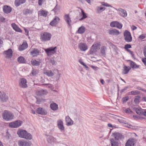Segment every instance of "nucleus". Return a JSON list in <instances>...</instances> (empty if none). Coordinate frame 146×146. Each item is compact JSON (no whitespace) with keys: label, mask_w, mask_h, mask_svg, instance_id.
Segmentation results:
<instances>
[{"label":"nucleus","mask_w":146,"mask_h":146,"mask_svg":"<svg viewBox=\"0 0 146 146\" xmlns=\"http://www.w3.org/2000/svg\"><path fill=\"white\" fill-rule=\"evenodd\" d=\"M17 134L20 137L27 139L31 140L32 138V135L26 131L21 129L17 131Z\"/></svg>","instance_id":"f257e3e1"},{"label":"nucleus","mask_w":146,"mask_h":146,"mask_svg":"<svg viewBox=\"0 0 146 146\" xmlns=\"http://www.w3.org/2000/svg\"><path fill=\"white\" fill-rule=\"evenodd\" d=\"M2 117L3 119L6 121H9L13 119L14 117L13 114L10 111L5 110L2 114Z\"/></svg>","instance_id":"f03ea898"},{"label":"nucleus","mask_w":146,"mask_h":146,"mask_svg":"<svg viewBox=\"0 0 146 146\" xmlns=\"http://www.w3.org/2000/svg\"><path fill=\"white\" fill-rule=\"evenodd\" d=\"M51 37L52 35L50 33L44 32L40 34V39L42 42H46L50 40Z\"/></svg>","instance_id":"7ed1b4c3"},{"label":"nucleus","mask_w":146,"mask_h":146,"mask_svg":"<svg viewBox=\"0 0 146 146\" xmlns=\"http://www.w3.org/2000/svg\"><path fill=\"white\" fill-rule=\"evenodd\" d=\"M100 43L96 42L92 46L90 50V54H93L96 52L100 49Z\"/></svg>","instance_id":"20e7f679"},{"label":"nucleus","mask_w":146,"mask_h":146,"mask_svg":"<svg viewBox=\"0 0 146 146\" xmlns=\"http://www.w3.org/2000/svg\"><path fill=\"white\" fill-rule=\"evenodd\" d=\"M56 46L54 47H51L44 49V50L47 55L50 56L53 55L56 52Z\"/></svg>","instance_id":"39448f33"},{"label":"nucleus","mask_w":146,"mask_h":146,"mask_svg":"<svg viewBox=\"0 0 146 146\" xmlns=\"http://www.w3.org/2000/svg\"><path fill=\"white\" fill-rule=\"evenodd\" d=\"M124 39L125 41L127 42H130L132 41V37L130 33L127 31H126L124 33Z\"/></svg>","instance_id":"423d86ee"},{"label":"nucleus","mask_w":146,"mask_h":146,"mask_svg":"<svg viewBox=\"0 0 146 146\" xmlns=\"http://www.w3.org/2000/svg\"><path fill=\"white\" fill-rule=\"evenodd\" d=\"M112 135L114 137L115 140L116 141H119L124 138V136L121 133L117 132L112 133Z\"/></svg>","instance_id":"0eeeda50"},{"label":"nucleus","mask_w":146,"mask_h":146,"mask_svg":"<svg viewBox=\"0 0 146 146\" xmlns=\"http://www.w3.org/2000/svg\"><path fill=\"white\" fill-rule=\"evenodd\" d=\"M21 121L19 120L14 122L10 123L9 124V127L12 128H16L20 126L22 123Z\"/></svg>","instance_id":"6e6552de"},{"label":"nucleus","mask_w":146,"mask_h":146,"mask_svg":"<svg viewBox=\"0 0 146 146\" xmlns=\"http://www.w3.org/2000/svg\"><path fill=\"white\" fill-rule=\"evenodd\" d=\"M137 142V140L132 138L129 139L127 141L125 146H133Z\"/></svg>","instance_id":"1a4fd4ad"},{"label":"nucleus","mask_w":146,"mask_h":146,"mask_svg":"<svg viewBox=\"0 0 146 146\" xmlns=\"http://www.w3.org/2000/svg\"><path fill=\"white\" fill-rule=\"evenodd\" d=\"M27 81L24 78H22L20 79L19 82V85L21 87L25 88L27 87Z\"/></svg>","instance_id":"9d476101"},{"label":"nucleus","mask_w":146,"mask_h":146,"mask_svg":"<svg viewBox=\"0 0 146 146\" xmlns=\"http://www.w3.org/2000/svg\"><path fill=\"white\" fill-rule=\"evenodd\" d=\"M30 51L31 55L33 57L37 56L40 53L39 50L36 48L31 49Z\"/></svg>","instance_id":"9b49d317"},{"label":"nucleus","mask_w":146,"mask_h":146,"mask_svg":"<svg viewBox=\"0 0 146 146\" xmlns=\"http://www.w3.org/2000/svg\"><path fill=\"white\" fill-rule=\"evenodd\" d=\"M116 10L118 12L119 14L122 17H126L127 14L126 11L122 9L119 8L118 9H116Z\"/></svg>","instance_id":"f8f14e48"},{"label":"nucleus","mask_w":146,"mask_h":146,"mask_svg":"<svg viewBox=\"0 0 146 146\" xmlns=\"http://www.w3.org/2000/svg\"><path fill=\"white\" fill-rule=\"evenodd\" d=\"M13 51L11 49H9L8 50L4 52L3 54L5 57L11 58L12 56Z\"/></svg>","instance_id":"ddd939ff"},{"label":"nucleus","mask_w":146,"mask_h":146,"mask_svg":"<svg viewBox=\"0 0 146 146\" xmlns=\"http://www.w3.org/2000/svg\"><path fill=\"white\" fill-rule=\"evenodd\" d=\"M79 48L81 51H85L88 49V47L86 44L84 43L81 42L78 44Z\"/></svg>","instance_id":"4468645a"},{"label":"nucleus","mask_w":146,"mask_h":146,"mask_svg":"<svg viewBox=\"0 0 146 146\" xmlns=\"http://www.w3.org/2000/svg\"><path fill=\"white\" fill-rule=\"evenodd\" d=\"M0 98L2 102H6L8 99V97L6 94L3 92L2 93L1 92L0 93Z\"/></svg>","instance_id":"2eb2a0df"},{"label":"nucleus","mask_w":146,"mask_h":146,"mask_svg":"<svg viewBox=\"0 0 146 146\" xmlns=\"http://www.w3.org/2000/svg\"><path fill=\"white\" fill-rule=\"evenodd\" d=\"M57 123L58 127L61 131L64 130V127L63 125V122L61 119L58 120Z\"/></svg>","instance_id":"dca6fc26"},{"label":"nucleus","mask_w":146,"mask_h":146,"mask_svg":"<svg viewBox=\"0 0 146 146\" xmlns=\"http://www.w3.org/2000/svg\"><path fill=\"white\" fill-rule=\"evenodd\" d=\"M18 143L19 146H29L30 145L29 142L23 140L19 141Z\"/></svg>","instance_id":"f3484780"},{"label":"nucleus","mask_w":146,"mask_h":146,"mask_svg":"<svg viewBox=\"0 0 146 146\" xmlns=\"http://www.w3.org/2000/svg\"><path fill=\"white\" fill-rule=\"evenodd\" d=\"M50 108L54 111L57 110L58 108V105L53 102H52L50 104Z\"/></svg>","instance_id":"a211bd4d"},{"label":"nucleus","mask_w":146,"mask_h":146,"mask_svg":"<svg viewBox=\"0 0 146 146\" xmlns=\"http://www.w3.org/2000/svg\"><path fill=\"white\" fill-rule=\"evenodd\" d=\"M3 9V12L7 14L9 13L12 10L10 6L7 5L4 6Z\"/></svg>","instance_id":"6ab92c4d"},{"label":"nucleus","mask_w":146,"mask_h":146,"mask_svg":"<svg viewBox=\"0 0 146 146\" xmlns=\"http://www.w3.org/2000/svg\"><path fill=\"white\" fill-rule=\"evenodd\" d=\"M64 20L67 23L69 27H71V21L69 15L68 14L65 15L64 16Z\"/></svg>","instance_id":"aec40b11"},{"label":"nucleus","mask_w":146,"mask_h":146,"mask_svg":"<svg viewBox=\"0 0 146 146\" xmlns=\"http://www.w3.org/2000/svg\"><path fill=\"white\" fill-rule=\"evenodd\" d=\"M60 19L58 17H55L53 20L50 23V24L52 26H54L59 22Z\"/></svg>","instance_id":"412c9836"},{"label":"nucleus","mask_w":146,"mask_h":146,"mask_svg":"<svg viewBox=\"0 0 146 146\" xmlns=\"http://www.w3.org/2000/svg\"><path fill=\"white\" fill-rule=\"evenodd\" d=\"M108 32L109 34L111 35H118L119 33L117 30L115 29H109L108 30Z\"/></svg>","instance_id":"4be33fe9"},{"label":"nucleus","mask_w":146,"mask_h":146,"mask_svg":"<svg viewBox=\"0 0 146 146\" xmlns=\"http://www.w3.org/2000/svg\"><path fill=\"white\" fill-rule=\"evenodd\" d=\"M36 112L42 115H46L47 113V111L45 110L40 108L37 109Z\"/></svg>","instance_id":"5701e85b"},{"label":"nucleus","mask_w":146,"mask_h":146,"mask_svg":"<svg viewBox=\"0 0 146 146\" xmlns=\"http://www.w3.org/2000/svg\"><path fill=\"white\" fill-rule=\"evenodd\" d=\"M65 120L67 125L70 126L73 124V121L70 119L69 116H67L66 117Z\"/></svg>","instance_id":"b1692460"},{"label":"nucleus","mask_w":146,"mask_h":146,"mask_svg":"<svg viewBox=\"0 0 146 146\" xmlns=\"http://www.w3.org/2000/svg\"><path fill=\"white\" fill-rule=\"evenodd\" d=\"M28 46L27 43L26 42H23V44L19 46V51H22L26 49Z\"/></svg>","instance_id":"393cba45"},{"label":"nucleus","mask_w":146,"mask_h":146,"mask_svg":"<svg viewBox=\"0 0 146 146\" xmlns=\"http://www.w3.org/2000/svg\"><path fill=\"white\" fill-rule=\"evenodd\" d=\"M54 69L52 71L51 70H47L44 72V73L48 76H54L55 74L54 72Z\"/></svg>","instance_id":"a878e982"},{"label":"nucleus","mask_w":146,"mask_h":146,"mask_svg":"<svg viewBox=\"0 0 146 146\" xmlns=\"http://www.w3.org/2000/svg\"><path fill=\"white\" fill-rule=\"evenodd\" d=\"M127 61L130 62V65L131 67L132 68L135 69L139 68V65H137L135 62L131 61L130 60H128Z\"/></svg>","instance_id":"bb28decb"},{"label":"nucleus","mask_w":146,"mask_h":146,"mask_svg":"<svg viewBox=\"0 0 146 146\" xmlns=\"http://www.w3.org/2000/svg\"><path fill=\"white\" fill-rule=\"evenodd\" d=\"M26 0H15V4L16 6H19L21 4L25 3Z\"/></svg>","instance_id":"cd10ccee"},{"label":"nucleus","mask_w":146,"mask_h":146,"mask_svg":"<svg viewBox=\"0 0 146 146\" xmlns=\"http://www.w3.org/2000/svg\"><path fill=\"white\" fill-rule=\"evenodd\" d=\"M47 140L48 143H52V142L55 141L56 139L52 136L48 135L47 136Z\"/></svg>","instance_id":"c85d7f7f"},{"label":"nucleus","mask_w":146,"mask_h":146,"mask_svg":"<svg viewBox=\"0 0 146 146\" xmlns=\"http://www.w3.org/2000/svg\"><path fill=\"white\" fill-rule=\"evenodd\" d=\"M48 12L44 10H40L38 12V15L39 16H43L46 17L47 15Z\"/></svg>","instance_id":"c756f323"},{"label":"nucleus","mask_w":146,"mask_h":146,"mask_svg":"<svg viewBox=\"0 0 146 146\" xmlns=\"http://www.w3.org/2000/svg\"><path fill=\"white\" fill-rule=\"evenodd\" d=\"M110 141L111 146H119L118 142L114 139L112 138L110 139Z\"/></svg>","instance_id":"7c9ffc66"},{"label":"nucleus","mask_w":146,"mask_h":146,"mask_svg":"<svg viewBox=\"0 0 146 146\" xmlns=\"http://www.w3.org/2000/svg\"><path fill=\"white\" fill-rule=\"evenodd\" d=\"M31 64L33 66H38L40 64V62L35 60H32L31 61Z\"/></svg>","instance_id":"2f4dec72"},{"label":"nucleus","mask_w":146,"mask_h":146,"mask_svg":"<svg viewBox=\"0 0 146 146\" xmlns=\"http://www.w3.org/2000/svg\"><path fill=\"white\" fill-rule=\"evenodd\" d=\"M106 8L104 7L97 6L96 8V12L98 13H100L102 12Z\"/></svg>","instance_id":"473e14b6"},{"label":"nucleus","mask_w":146,"mask_h":146,"mask_svg":"<svg viewBox=\"0 0 146 146\" xmlns=\"http://www.w3.org/2000/svg\"><path fill=\"white\" fill-rule=\"evenodd\" d=\"M86 30L84 26H82L79 28L77 33L79 34H82L84 33Z\"/></svg>","instance_id":"72a5a7b5"},{"label":"nucleus","mask_w":146,"mask_h":146,"mask_svg":"<svg viewBox=\"0 0 146 146\" xmlns=\"http://www.w3.org/2000/svg\"><path fill=\"white\" fill-rule=\"evenodd\" d=\"M107 49L106 47L104 46L101 47L100 49V53L102 55L104 56L106 55V50Z\"/></svg>","instance_id":"f704fd0d"},{"label":"nucleus","mask_w":146,"mask_h":146,"mask_svg":"<svg viewBox=\"0 0 146 146\" xmlns=\"http://www.w3.org/2000/svg\"><path fill=\"white\" fill-rule=\"evenodd\" d=\"M135 111L139 115H142L143 110L140 108H137L135 109Z\"/></svg>","instance_id":"c9c22d12"},{"label":"nucleus","mask_w":146,"mask_h":146,"mask_svg":"<svg viewBox=\"0 0 146 146\" xmlns=\"http://www.w3.org/2000/svg\"><path fill=\"white\" fill-rule=\"evenodd\" d=\"M131 69V68L129 66L127 67L126 66H125L123 67V73L125 74H127L129 72V71Z\"/></svg>","instance_id":"e433bc0d"},{"label":"nucleus","mask_w":146,"mask_h":146,"mask_svg":"<svg viewBox=\"0 0 146 146\" xmlns=\"http://www.w3.org/2000/svg\"><path fill=\"white\" fill-rule=\"evenodd\" d=\"M17 60L19 63H23L25 62V58L23 56H20L18 58Z\"/></svg>","instance_id":"4c0bfd02"},{"label":"nucleus","mask_w":146,"mask_h":146,"mask_svg":"<svg viewBox=\"0 0 146 146\" xmlns=\"http://www.w3.org/2000/svg\"><path fill=\"white\" fill-rule=\"evenodd\" d=\"M81 10L82 11V14L81 15L82 16V17L79 19L80 21H82L87 17L86 14L84 11L83 10L81 9Z\"/></svg>","instance_id":"58836bf2"},{"label":"nucleus","mask_w":146,"mask_h":146,"mask_svg":"<svg viewBox=\"0 0 146 146\" xmlns=\"http://www.w3.org/2000/svg\"><path fill=\"white\" fill-rule=\"evenodd\" d=\"M140 93V92L137 90L132 91L128 93L129 95H135Z\"/></svg>","instance_id":"ea45409f"},{"label":"nucleus","mask_w":146,"mask_h":146,"mask_svg":"<svg viewBox=\"0 0 146 146\" xmlns=\"http://www.w3.org/2000/svg\"><path fill=\"white\" fill-rule=\"evenodd\" d=\"M54 72L55 74L57 75L56 76V77L58 79V80L60 78L61 74L59 72L58 70L56 69H54Z\"/></svg>","instance_id":"a19ab883"},{"label":"nucleus","mask_w":146,"mask_h":146,"mask_svg":"<svg viewBox=\"0 0 146 146\" xmlns=\"http://www.w3.org/2000/svg\"><path fill=\"white\" fill-rule=\"evenodd\" d=\"M117 24H118V22L117 21H113L110 23V26L111 27H116Z\"/></svg>","instance_id":"79ce46f5"},{"label":"nucleus","mask_w":146,"mask_h":146,"mask_svg":"<svg viewBox=\"0 0 146 146\" xmlns=\"http://www.w3.org/2000/svg\"><path fill=\"white\" fill-rule=\"evenodd\" d=\"M38 71L37 70H33L31 72V73L30 74V76H35L36 74H38Z\"/></svg>","instance_id":"37998d69"},{"label":"nucleus","mask_w":146,"mask_h":146,"mask_svg":"<svg viewBox=\"0 0 146 146\" xmlns=\"http://www.w3.org/2000/svg\"><path fill=\"white\" fill-rule=\"evenodd\" d=\"M125 112L126 113H132V111L129 108H127L125 110Z\"/></svg>","instance_id":"c03bdc74"},{"label":"nucleus","mask_w":146,"mask_h":146,"mask_svg":"<svg viewBox=\"0 0 146 146\" xmlns=\"http://www.w3.org/2000/svg\"><path fill=\"white\" fill-rule=\"evenodd\" d=\"M127 51L129 52L133 58H134V56L133 52L131 51L129 49H127Z\"/></svg>","instance_id":"a18cd8bd"},{"label":"nucleus","mask_w":146,"mask_h":146,"mask_svg":"<svg viewBox=\"0 0 146 146\" xmlns=\"http://www.w3.org/2000/svg\"><path fill=\"white\" fill-rule=\"evenodd\" d=\"M145 35L144 34L141 35L139 37V38L141 40H142L145 38Z\"/></svg>","instance_id":"49530a36"},{"label":"nucleus","mask_w":146,"mask_h":146,"mask_svg":"<svg viewBox=\"0 0 146 146\" xmlns=\"http://www.w3.org/2000/svg\"><path fill=\"white\" fill-rule=\"evenodd\" d=\"M139 97H137V98H135L134 100V102L136 104H138L139 102V100L140 99Z\"/></svg>","instance_id":"de8ad7c7"},{"label":"nucleus","mask_w":146,"mask_h":146,"mask_svg":"<svg viewBox=\"0 0 146 146\" xmlns=\"http://www.w3.org/2000/svg\"><path fill=\"white\" fill-rule=\"evenodd\" d=\"M122 25L121 24L118 22V24H117L116 27L119 29H121L122 28Z\"/></svg>","instance_id":"09e8293b"},{"label":"nucleus","mask_w":146,"mask_h":146,"mask_svg":"<svg viewBox=\"0 0 146 146\" xmlns=\"http://www.w3.org/2000/svg\"><path fill=\"white\" fill-rule=\"evenodd\" d=\"M31 11L28 9H27L25 11V13L26 14L31 13Z\"/></svg>","instance_id":"8fccbe9b"},{"label":"nucleus","mask_w":146,"mask_h":146,"mask_svg":"<svg viewBox=\"0 0 146 146\" xmlns=\"http://www.w3.org/2000/svg\"><path fill=\"white\" fill-rule=\"evenodd\" d=\"M11 25L12 26L13 28L15 30L17 29V28L18 27L17 26V25L15 24V23H13L11 24Z\"/></svg>","instance_id":"3c124183"},{"label":"nucleus","mask_w":146,"mask_h":146,"mask_svg":"<svg viewBox=\"0 0 146 146\" xmlns=\"http://www.w3.org/2000/svg\"><path fill=\"white\" fill-rule=\"evenodd\" d=\"M131 47V46L130 44H127L125 46V48L126 49H128V48H130Z\"/></svg>","instance_id":"603ef678"},{"label":"nucleus","mask_w":146,"mask_h":146,"mask_svg":"<svg viewBox=\"0 0 146 146\" xmlns=\"http://www.w3.org/2000/svg\"><path fill=\"white\" fill-rule=\"evenodd\" d=\"M129 98L128 97H126L123 98L122 100L123 102H126L128 100Z\"/></svg>","instance_id":"864d4df0"},{"label":"nucleus","mask_w":146,"mask_h":146,"mask_svg":"<svg viewBox=\"0 0 146 146\" xmlns=\"http://www.w3.org/2000/svg\"><path fill=\"white\" fill-rule=\"evenodd\" d=\"M118 121L120 123H124L125 121L123 120L122 118L121 119H117Z\"/></svg>","instance_id":"5fc2aeb1"},{"label":"nucleus","mask_w":146,"mask_h":146,"mask_svg":"<svg viewBox=\"0 0 146 146\" xmlns=\"http://www.w3.org/2000/svg\"><path fill=\"white\" fill-rule=\"evenodd\" d=\"M142 60L145 65L146 66V58H142Z\"/></svg>","instance_id":"6e6d98bb"},{"label":"nucleus","mask_w":146,"mask_h":146,"mask_svg":"<svg viewBox=\"0 0 146 146\" xmlns=\"http://www.w3.org/2000/svg\"><path fill=\"white\" fill-rule=\"evenodd\" d=\"M43 2V0H38V5L40 6L42 4Z\"/></svg>","instance_id":"4d7b16f0"},{"label":"nucleus","mask_w":146,"mask_h":146,"mask_svg":"<svg viewBox=\"0 0 146 146\" xmlns=\"http://www.w3.org/2000/svg\"><path fill=\"white\" fill-rule=\"evenodd\" d=\"M91 67L92 69H93L95 70H97L99 69V68L98 67L96 66H91Z\"/></svg>","instance_id":"13d9d810"},{"label":"nucleus","mask_w":146,"mask_h":146,"mask_svg":"<svg viewBox=\"0 0 146 146\" xmlns=\"http://www.w3.org/2000/svg\"><path fill=\"white\" fill-rule=\"evenodd\" d=\"M136 89L139 90H141L143 91H144L145 92H146V90H144L142 88L140 87L139 86L137 87L136 88Z\"/></svg>","instance_id":"bf43d9fd"},{"label":"nucleus","mask_w":146,"mask_h":146,"mask_svg":"<svg viewBox=\"0 0 146 146\" xmlns=\"http://www.w3.org/2000/svg\"><path fill=\"white\" fill-rule=\"evenodd\" d=\"M44 92V91L42 90H40V91L39 92V94H38V95H41L43 94Z\"/></svg>","instance_id":"052dcab7"},{"label":"nucleus","mask_w":146,"mask_h":146,"mask_svg":"<svg viewBox=\"0 0 146 146\" xmlns=\"http://www.w3.org/2000/svg\"><path fill=\"white\" fill-rule=\"evenodd\" d=\"M128 86H127V87H125L123 89L121 90V92H124L125 90H126L127 88H128Z\"/></svg>","instance_id":"680f3d73"},{"label":"nucleus","mask_w":146,"mask_h":146,"mask_svg":"<svg viewBox=\"0 0 146 146\" xmlns=\"http://www.w3.org/2000/svg\"><path fill=\"white\" fill-rule=\"evenodd\" d=\"M50 62L52 64H55V62L53 58H51L50 60Z\"/></svg>","instance_id":"e2e57ef3"},{"label":"nucleus","mask_w":146,"mask_h":146,"mask_svg":"<svg viewBox=\"0 0 146 146\" xmlns=\"http://www.w3.org/2000/svg\"><path fill=\"white\" fill-rule=\"evenodd\" d=\"M19 32H21L22 30L21 29L19 28V27H18L17 28V29L15 30Z\"/></svg>","instance_id":"0e129e2a"},{"label":"nucleus","mask_w":146,"mask_h":146,"mask_svg":"<svg viewBox=\"0 0 146 146\" xmlns=\"http://www.w3.org/2000/svg\"><path fill=\"white\" fill-rule=\"evenodd\" d=\"M3 42L1 39V37H0V48L2 46Z\"/></svg>","instance_id":"69168bd1"},{"label":"nucleus","mask_w":146,"mask_h":146,"mask_svg":"<svg viewBox=\"0 0 146 146\" xmlns=\"http://www.w3.org/2000/svg\"><path fill=\"white\" fill-rule=\"evenodd\" d=\"M143 114L142 115H143L146 116V110H143Z\"/></svg>","instance_id":"338daca9"},{"label":"nucleus","mask_w":146,"mask_h":146,"mask_svg":"<svg viewBox=\"0 0 146 146\" xmlns=\"http://www.w3.org/2000/svg\"><path fill=\"white\" fill-rule=\"evenodd\" d=\"M143 53L144 56L146 57V48H145V49L143 51Z\"/></svg>","instance_id":"774afa93"}]
</instances>
